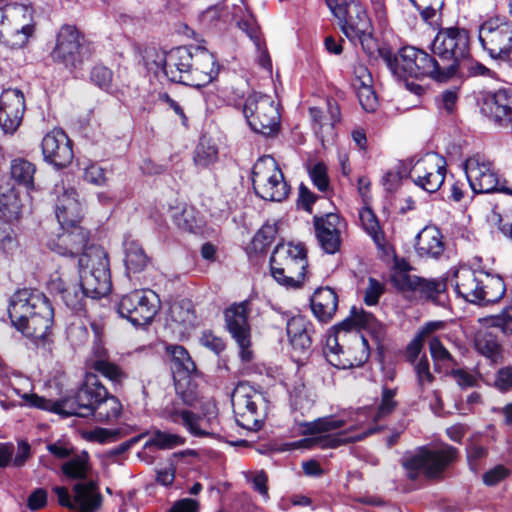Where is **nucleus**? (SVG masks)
<instances>
[{
	"mask_svg": "<svg viewBox=\"0 0 512 512\" xmlns=\"http://www.w3.org/2000/svg\"><path fill=\"white\" fill-rule=\"evenodd\" d=\"M374 320L371 314L353 307L350 316L335 326V334L327 338V361L338 369L362 366L370 355L368 341L357 329H351L370 327Z\"/></svg>",
	"mask_w": 512,
	"mask_h": 512,
	"instance_id": "f257e3e1",
	"label": "nucleus"
},
{
	"mask_svg": "<svg viewBox=\"0 0 512 512\" xmlns=\"http://www.w3.org/2000/svg\"><path fill=\"white\" fill-rule=\"evenodd\" d=\"M8 314L17 330L27 337L38 340L48 335L54 312L43 293L22 289L11 296Z\"/></svg>",
	"mask_w": 512,
	"mask_h": 512,
	"instance_id": "f03ea898",
	"label": "nucleus"
},
{
	"mask_svg": "<svg viewBox=\"0 0 512 512\" xmlns=\"http://www.w3.org/2000/svg\"><path fill=\"white\" fill-rule=\"evenodd\" d=\"M29 407L50 411L63 416L88 417L93 413L100 398L106 396L105 386L96 377L89 378L73 397L52 401L33 393L20 394L14 389Z\"/></svg>",
	"mask_w": 512,
	"mask_h": 512,
	"instance_id": "7ed1b4c3",
	"label": "nucleus"
},
{
	"mask_svg": "<svg viewBox=\"0 0 512 512\" xmlns=\"http://www.w3.org/2000/svg\"><path fill=\"white\" fill-rule=\"evenodd\" d=\"M380 55L391 73L399 78L408 77L421 78L430 77L437 81L446 80L445 74L441 72V66L435 56L429 55L424 50L413 46H406L393 54L388 49H381Z\"/></svg>",
	"mask_w": 512,
	"mask_h": 512,
	"instance_id": "20e7f679",
	"label": "nucleus"
},
{
	"mask_svg": "<svg viewBox=\"0 0 512 512\" xmlns=\"http://www.w3.org/2000/svg\"><path fill=\"white\" fill-rule=\"evenodd\" d=\"M334 16L339 20L341 30L353 43H359L367 54L376 48L373 26L365 7L355 0H326Z\"/></svg>",
	"mask_w": 512,
	"mask_h": 512,
	"instance_id": "39448f33",
	"label": "nucleus"
},
{
	"mask_svg": "<svg viewBox=\"0 0 512 512\" xmlns=\"http://www.w3.org/2000/svg\"><path fill=\"white\" fill-rule=\"evenodd\" d=\"M432 52L437 57L442 74L450 78L460 64L470 56L468 31L460 27L441 28L432 42Z\"/></svg>",
	"mask_w": 512,
	"mask_h": 512,
	"instance_id": "423d86ee",
	"label": "nucleus"
},
{
	"mask_svg": "<svg viewBox=\"0 0 512 512\" xmlns=\"http://www.w3.org/2000/svg\"><path fill=\"white\" fill-rule=\"evenodd\" d=\"M80 285L87 297L99 299L112 288L107 253L100 246H90L79 257Z\"/></svg>",
	"mask_w": 512,
	"mask_h": 512,
	"instance_id": "0eeeda50",
	"label": "nucleus"
},
{
	"mask_svg": "<svg viewBox=\"0 0 512 512\" xmlns=\"http://www.w3.org/2000/svg\"><path fill=\"white\" fill-rule=\"evenodd\" d=\"M307 265L306 251L301 244H279L270 257L272 277L286 288L296 289L303 285Z\"/></svg>",
	"mask_w": 512,
	"mask_h": 512,
	"instance_id": "6e6552de",
	"label": "nucleus"
},
{
	"mask_svg": "<svg viewBox=\"0 0 512 512\" xmlns=\"http://www.w3.org/2000/svg\"><path fill=\"white\" fill-rule=\"evenodd\" d=\"M34 33L33 10L31 7L13 3L0 8V42L21 48Z\"/></svg>",
	"mask_w": 512,
	"mask_h": 512,
	"instance_id": "1a4fd4ad",
	"label": "nucleus"
},
{
	"mask_svg": "<svg viewBox=\"0 0 512 512\" xmlns=\"http://www.w3.org/2000/svg\"><path fill=\"white\" fill-rule=\"evenodd\" d=\"M479 42L494 60L512 65V22L504 16H492L479 27Z\"/></svg>",
	"mask_w": 512,
	"mask_h": 512,
	"instance_id": "9d476101",
	"label": "nucleus"
},
{
	"mask_svg": "<svg viewBox=\"0 0 512 512\" xmlns=\"http://www.w3.org/2000/svg\"><path fill=\"white\" fill-rule=\"evenodd\" d=\"M244 116L251 129L264 136H271L280 127L279 104L267 94H250L243 106Z\"/></svg>",
	"mask_w": 512,
	"mask_h": 512,
	"instance_id": "9b49d317",
	"label": "nucleus"
},
{
	"mask_svg": "<svg viewBox=\"0 0 512 512\" xmlns=\"http://www.w3.org/2000/svg\"><path fill=\"white\" fill-rule=\"evenodd\" d=\"M253 189L264 200L280 202L289 194V186L275 159L271 156L259 158L252 170Z\"/></svg>",
	"mask_w": 512,
	"mask_h": 512,
	"instance_id": "f8f14e48",
	"label": "nucleus"
},
{
	"mask_svg": "<svg viewBox=\"0 0 512 512\" xmlns=\"http://www.w3.org/2000/svg\"><path fill=\"white\" fill-rule=\"evenodd\" d=\"M456 454L457 450L451 446L440 449L422 447L414 454L406 456L402 464L410 479H416L420 475L427 478H437L456 458Z\"/></svg>",
	"mask_w": 512,
	"mask_h": 512,
	"instance_id": "ddd939ff",
	"label": "nucleus"
},
{
	"mask_svg": "<svg viewBox=\"0 0 512 512\" xmlns=\"http://www.w3.org/2000/svg\"><path fill=\"white\" fill-rule=\"evenodd\" d=\"M465 174L474 193H512V188L500 182L493 163L484 155L469 157L464 164Z\"/></svg>",
	"mask_w": 512,
	"mask_h": 512,
	"instance_id": "4468645a",
	"label": "nucleus"
},
{
	"mask_svg": "<svg viewBox=\"0 0 512 512\" xmlns=\"http://www.w3.org/2000/svg\"><path fill=\"white\" fill-rule=\"evenodd\" d=\"M159 309V298L150 289H138L124 295L118 305L121 317L135 326L149 324Z\"/></svg>",
	"mask_w": 512,
	"mask_h": 512,
	"instance_id": "2eb2a0df",
	"label": "nucleus"
},
{
	"mask_svg": "<svg viewBox=\"0 0 512 512\" xmlns=\"http://www.w3.org/2000/svg\"><path fill=\"white\" fill-rule=\"evenodd\" d=\"M262 401V395L249 383L240 382L231 395V403L237 423L246 429L257 430L261 422L258 406Z\"/></svg>",
	"mask_w": 512,
	"mask_h": 512,
	"instance_id": "dca6fc26",
	"label": "nucleus"
},
{
	"mask_svg": "<svg viewBox=\"0 0 512 512\" xmlns=\"http://www.w3.org/2000/svg\"><path fill=\"white\" fill-rule=\"evenodd\" d=\"M167 352L171 356V369L174 374L177 393L185 404L193 406L198 399L196 391L194 389L184 390L183 388L190 384L191 376L197 373L196 365L183 346H168Z\"/></svg>",
	"mask_w": 512,
	"mask_h": 512,
	"instance_id": "f3484780",
	"label": "nucleus"
},
{
	"mask_svg": "<svg viewBox=\"0 0 512 512\" xmlns=\"http://www.w3.org/2000/svg\"><path fill=\"white\" fill-rule=\"evenodd\" d=\"M445 160L435 153L426 154L412 166L409 176L413 183L428 193H434L445 180Z\"/></svg>",
	"mask_w": 512,
	"mask_h": 512,
	"instance_id": "a211bd4d",
	"label": "nucleus"
},
{
	"mask_svg": "<svg viewBox=\"0 0 512 512\" xmlns=\"http://www.w3.org/2000/svg\"><path fill=\"white\" fill-rule=\"evenodd\" d=\"M53 491L57 495L58 503L68 509L94 512L101 505V495L92 480L76 483L72 488L73 498L66 487L56 486Z\"/></svg>",
	"mask_w": 512,
	"mask_h": 512,
	"instance_id": "6ab92c4d",
	"label": "nucleus"
},
{
	"mask_svg": "<svg viewBox=\"0 0 512 512\" xmlns=\"http://www.w3.org/2000/svg\"><path fill=\"white\" fill-rule=\"evenodd\" d=\"M249 303L247 301L232 305L225 311L226 325L240 348V357L244 362L253 359L250 349V327L248 324Z\"/></svg>",
	"mask_w": 512,
	"mask_h": 512,
	"instance_id": "aec40b11",
	"label": "nucleus"
},
{
	"mask_svg": "<svg viewBox=\"0 0 512 512\" xmlns=\"http://www.w3.org/2000/svg\"><path fill=\"white\" fill-rule=\"evenodd\" d=\"M157 66L172 82L189 86L191 67H193L194 48L177 47L158 55Z\"/></svg>",
	"mask_w": 512,
	"mask_h": 512,
	"instance_id": "412c9836",
	"label": "nucleus"
},
{
	"mask_svg": "<svg viewBox=\"0 0 512 512\" xmlns=\"http://www.w3.org/2000/svg\"><path fill=\"white\" fill-rule=\"evenodd\" d=\"M60 232L50 236L47 246L50 250L62 256H76L86 247L89 234L79 225L74 223H59Z\"/></svg>",
	"mask_w": 512,
	"mask_h": 512,
	"instance_id": "4be33fe9",
	"label": "nucleus"
},
{
	"mask_svg": "<svg viewBox=\"0 0 512 512\" xmlns=\"http://www.w3.org/2000/svg\"><path fill=\"white\" fill-rule=\"evenodd\" d=\"M52 56L67 67H76L82 63L87 56V49L75 27L66 25L60 29Z\"/></svg>",
	"mask_w": 512,
	"mask_h": 512,
	"instance_id": "5701e85b",
	"label": "nucleus"
},
{
	"mask_svg": "<svg viewBox=\"0 0 512 512\" xmlns=\"http://www.w3.org/2000/svg\"><path fill=\"white\" fill-rule=\"evenodd\" d=\"M42 153L45 161L58 168L69 165L74 157L71 141L60 129H54L44 136Z\"/></svg>",
	"mask_w": 512,
	"mask_h": 512,
	"instance_id": "b1692460",
	"label": "nucleus"
},
{
	"mask_svg": "<svg viewBox=\"0 0 512 512\" xmlns=\"http://www.w3.org/2000/svg\"><path fill=\"white\" fill-rule=\"evenodd\" d=\"M481 111L501 126L512 123V88L485 92L481 98Z\"/></svg>",
	"mask_w": 512,
	"mask_h": 512,
	"instance_id": "393cba45",
	"label": "nucleus"
},
{
	"mask_svg": "<svg viewBox=\"0 0 512 512\" xmlns=\"http://www.w3.org/2000/svg\"><path fill=\"white\" fill-rule=\"evenodd\" d=\"M25 110L24 95L20 90L7 89L0 95V126L6 133H13L22 122Z\"/></svg>",
	"mask_w": 512,
	"mask_h": 512,
	"instance_id": "a878e982",
	"label": "nucleus"
},
{
	"mask_svg": "<svg viewBox=\"0 0 512 512\" xmlns=\"http://www.w3.org/2000/svg\"><path fill=\"white\" fill-rule=\"evenodd\" d=\"M55 193L57 195L55 214L58 223L67 224L79 222L82 206L75 188L61 183L56 185Z\"/></svg>",
	"mask_w": 512,
	"mask_h": 512,
	"instance_id": "bb28decb",
	"label": "nucleus"
},
{
	"mask_svg": "<svg viewBox=\"0 0 512 512\" xmlns=\"http://www.w3.org/2000/svg\"><path fill=\"white\" fill-rule=\"evenodd\" d=\"M219 72L214 55L201 47L194 48L193 67H191L189 86L201 88L211 83Z\"/></svg>",
	"mask_w": 512,
	"mask_h": 512,
	"instance_id": "cd10ccee",
	"label": "nucleus"
},
{
	"mask_svg": "<svg viewBox=\"0 0 512 512\" xmlns=\"http://www.w3.org/2000/svg\"><path fill=\"white\" fill-rule=\"evenodd\" d=\"M316 237L321 248L328 254H335L341 246V220L337 214L329 213L325 217H315Z\"/></svg>",
	"mask_w": 512,
	"mask_h": 512,
	"instance_id": "c85d7f7f",
	"label": "nucleus"
},
{
	"mask_svg": "<svg viewBox=\"0 0 512 512\" xmlns=\"http://www.w3.org/2000/svg\"><path fill=\"white\" fill-rule=\"evenodd\" d=\"M50 290L58 294L67 307L74 311H80L85 306L86 292L81 285L68 282L65 274L55 273L51 276Z\"/></svg>",
	"mask_w": 512,
	"mask_h": 512,
	"instance_id": "c756f323",
	"label": "nucleus"
},
{
	"mask_svg": "<svg viewBox=\"0 0 512 512\" xmlns=\"http://www.w3.org/2000/svg\"><path fill=\"white\" fill-rule=\"evenodd\" d=\"M309 114L312 120L313 130L316 135L325 141L333 135L335 124L340 120V109L336 101L328 99L325 110L311 107Z\"/></svg>",
	"mask_w": 512,
	"mask_h": 512,
	"instance_id": "7c9ffc66",
	"label": "nucleus"
},
{
	"mask_svg": "<svg viewBox=\"0 0 512 512\" xmlns=\"http://www.w3.org/2000/svg\"><path fill=\"white\" fill-rule=\"evenodd\" d=\"M445 249L443 236L435 226H426L416 237L415 250L421 258H438Z\"/></svg>",
	"mask_w": 512,
	"mask_h": 512,
	"instance_id": "2f4dec72",
	"label": "nucleus"
},
{
	"mask_svg": "<svg viewBox=\"0 0 512 512\" xmlns=\"http://www.w3.org/2000/svg\"><path fill=\"white\" fill-rule=\"evenodd\" d=\"M482 274L467 268L457 270L454 273L456 292L469 302L479 303Z\"/></svg>",
	"mask_w": 512,
	"mask_h": 512,
	"instance_id": "473e14b6",
	"label": "nucleus"
},
{
	"mask_svg": "<svg viewBox=\"0 0 512 512\" xmlns=\"http://www.w3.org/2000/svg\"><path fill=\"white\" fill-rule=\"evenodd\" d=\"M338 307V297L329 287L317 289L311 298L314 315L322 322L332 319Z\"/></svg>",
	"mask_w": 512,
	"mask_h": 512,
	"instance_id": "72a5a7b5",
	"label": "nucleus"
},
{
	"mask_svg": "<svg viewBox=\"0 0 512 512\" xmlns=\"http://www.w3.org/2000/svg\"><path fill=\"white\" fill-rule=\"evenodd\" d=\"M165 417L174 423H180L185 426L193 435L203 436L206 434L204 428V419L194 413L178 409L176 406H167L164 410Z\"/></svg>",
	"mask_w": 512,
	"mask_h": 512,
	"instance_id": "f704fd0d",
	"label": "nucleus"
},
{
	"mask_svg": "<svg viewBox=\"0 0 512 512\" xmlns=\"http://www.w3.org/2000/svg\"><path fill=\"white\" fill-rule=\"evenodd\" d=\"M121 414V402L116 396L109 394L106 389V396L99 399L91 416L98 422L110 424L116 422Z\"/></svg>",
	"mask_w": 512,
	"mask_h": 512,
	"instance_id": "c9c22d12",
	"label": "nucleus"
},
{
	"mask_svg": "<svg viewBox=\"0 0 512 512\" xmlns=\"http://www.w3.org/2000/svg\"><path fill=\"white\" fill-rule=\"evenodd\" d=\"M94 353L96 359H94L92 362V368L110 380L113 384L121 385L127 377L124 371L118 365L110 362L106 358L105 350L99 345L95 347Z\"/></svg>",
	"mask_w": 512,
	"mask_h": 512,
	"instance_id": "e433bc0d",
	"label": "nucleus"
},
{
	"mask_svg": "<svg viewBox=\"0 0 512 512\" xmlns=\"http://www.w3.org/2000/svg\"><path fill=\"white\" fill-rule=\"evenodd\" d=\"M310 323L303 316H294L287 322V334L292 346L299 350L307 349L311 344Z\"/></svg>",
	"mask_w": 512,
	"mask_h": 512,
	"instance_id": "4c0bfd02",
	"label": "nucleus"
},
{
	"mask_svg": "<svg viewBox=\"0 0 512 512\" xmlns=\"http://www.w3.org/2000/svg\"><path fill=\"white\" fill-rule=\"evenodd\" d=\"M480 283L479 303L481 304L498 302L505 294V285L502 278L499 276L484 273L482 274V281H480Z\"/></svg>",
	"mask_w": 512,
	"mask_h": 512,
	"instance_id": "58836bf2",
	"label": "nucleus"
},
{
	"mask_svg": "<svg viewBox=\"0 0 512 512\" xmlns=\"http://www.w3.org/2000/svg\"><path fill=\"white\" fill-rule=\"evenodd\" d=\"M125 249V267L129 273L142 272L149 263V258L144 252L142 246L134 240L124 243Z\"/></svg>",
	"mask_w": 512,
	"mask_h": 512,
	"instance_id": "ea45409f",
	"label": "nucleus"
},
{
	"mask_svg": "<svg viewBox=\"0 0 512 512\" xmlns=\"http://www.w3.org/2000/svg\"><path fill=\"white\" fill-rule=\"evenodd\" d=\"M475 348L483 356L492 362H498L501 358V346L495 335L488 331H479L475 337Z\"/></svg>",
	"mask_w": 512,
	"mask_h": 512,
	"instance_id": "a19ab883",
	"label": "nucleus"
},
{
	"mask_svg": "<svg viewBox=\"0 0 512 512\" xmlns=\"http://www.w3.org/2000/svg\"><path fill=\"white\" fill-rule=\"evenodd\" d=\"M359 218L363 229L368 235H370L377 247L380 249H385V235L373 211L370 208H363L359 213Z\"/></svg>",
	"mask_w": 512,
	"mask_h": 512,
	"instance_id": "79ce46f5",
	"label": "nucleus"
},
{
	"mask_svg": "<svg viewBox=\"0 0 512 512\" xmlns=\"http://www.w3.org/2000/svg\"><path fill=\"white\" fill-rule=\"evenodd\" d=\"M21 210L22 203L14 188L0 192V212L7 221L18 219Z\"/></svg>",
	"mask_w": 512,
	"mask_h": 512,
	"instance_id": "37998d69",
	"label": "nucleus"
},
{
	"mask_svg": "<svg viewBox=\"0 0 512 512\" xmlns=\"http://www.w3.org/2000/svg\"><path fill=\"white\" fill-rule=\"evenodd\" d=\"M35 171V165L25 159H15L11 162V177L28 189L33 187Z\"/></svg>",
	"mask_w": 512,
	"mask_h": 512,
	"instance_id": "c03bdc74",
	"label": "nucleus"
},
{
	"mask_svg": "<svg viewBox=\"0 0 512 512\" xmlns=\"http://www.w3.org/2000/svg\"><path fill=\"white\" fill-rule=\"evenodd\" d=\"M89 470V456L85 452L73 457L62 465L64 475L71 479H86Z\"/></svg>",
	"mask_w": 512,
	"mask_h": 512,
	"instance_id": "a18cd8bd",
	"label": "nucleus"
},
{
	"mask_svg": "<svg viewBox=\"0 0 512 512\" xmlns=\"http://www.w3.org/2000/svg\"><path fill=\"white\" fill-rule=\"evenodd\" d=\"M218 158L217 147L208 139H201L194 153V162L199 167H208Z\"/></svg>",
	"mask_w": 512,
	"mask_h": 512,
	"instance_id": "49530a36",
	"label": "nucleus"
},
{
	"mask_svg": "<svg viewBox=\"0 0 512 512\" xmlns=\"http://www.w3.org/2000/svg\"><path fill=\"white\" fill-rule=\"evenodd\" d=\"M414 372L420 397L433 384L435 377L430 371V365L426 356L421 357L414 364Z\"/></svg>",
	"mask_w": 512,
	"mask_h": 512,
	"instance_id": "de8ad7c7",
	"label": "nucleus"
},
{
	"mask_svg": "<svg viewBox=\"0 0 512 512\" xmlns=\"http://www.w3.org/2000/svg\"><path fill=\"white\" fill-rule=\"evenodd\" d=\"M183 443L184 439L181 436L158 430L146 442V447L154 446L158 449H173Z\"/></svg>",
	"mask_w": 512,
	"mask_h": 512,
	"instance_id": "09e8293b",
	"label": "nucleus"
},
{
	"mask_svg": "<svg viewBox=\"0 0 512 512\" xmlns=\"http://www.w3.org/2000/svg\"><path fill=\"white\" fill-rule=\"evenodd\" d=\"M446 290V283L441 280H426L419 278L414 291H419L427 299L438 302L439 297Z\"/></svg>",
	"mask_w": 512,
	"mask_h": 512,
	"instance_id": "8fccbe9b",
	"label": "nucleus"
},
{
	"mask_svg": "<svg viewBox=\"0 0 512 512\" xmlns=\"http://www.w3.org/2000/svg\"><path fill=\"white\" fill-rule=\"evenodd\" d=\"M459 99L457 88L446 89L435 98L437 109L442 115H451L456 109Z\"/></svg>",
	"mask_w": 512,
	"mask_h": 512,
	"instance_id": "3c124183",
	"label": "nucleus"
},
{
	"mask_svg": "<svg viewBox=\"0 0 512 512\" xmlns=\"http://www.w3.org/2000/svg\"><path fill=\"white\" fill-rule=\"evenodd\" d=\"M396 394L397 389L395 388H388L386 386L382 388L381 400L378 405L375 420L387 417L396 409L398 406V402L395 400Z\"/></svg>",
	"mask_w": 512,
	"mask_h": 512,
	"instance_id": "603ef678",
	"label": "nucleus"
},
{
	"mask_svg": "<svg viewBox=\"0 0 512 512\" xmlns=\"http://www.w3.org/2000/svg\"><path fill=\"white\" fill-rule=\"evenodd\" d=\"M17 248L18 240L11 225L6 219L0 220V249L7 254H12Z\"/></svg>",
	"mask_w": 512,
	"mask_h": 512,
	"instance_id": "864d4df0",
	"label": "nucleus"
},
{
	"mask_svg": "<svg viewBox=\"0 0 512 512\" xmlns=\"http://www.w3.org/2000/svg\"><path fill=\"white\" fill-rule=\"evenodd\" d=\"M354 88L357 91L358 100L362 108L367 112H374L378 107V99L372 83L358 85Z\"/></svg>",
	"mask_w": 512,
	"mask_h": 512,
	"instance_id": "5fc2aeb1",
	"label": "nucleus"
},
{
	"mask_svg": "<svg viewBox=\"0 0 512 512\" xmlns=\"http://www.w3.org/2000/svg\"><path fill=\"white\" fill-rule=\"evenodd\" d=\"M344 425V421L335 419L332 417L320 418L306 426L305 433L309 434H321L341 428Z\"/></svg>",
	"mask_w": 512,
	"mask_h": 512,
	"instance_id": "6e6d98bb",
	"label": "nucleus"
},
{
	"mask_svg": "<svg viewBox=\"0 0 512 512\" xmlns=\"http://www.w3.org/2000/svg\"><path fill=\"white\" fill-rule=\"evenodd\" d=\"M391 282L402 291L414 290L419 283V277L410 275L407 270L397 268L391 274Z\"/></svg>",
	"mask_w": 512,
	"mask_h": 512,
	"instance_id": "4d7b16f0",
	"label": "nucleus"
},
{
	"mask_svg": "<svg viewBox=\"0 0 512 512\" xmlns=\"http://www.w3.org/2000/svg\"><path fill=\"white\" fill-rule=\"evenodd\" d=\"M506 194L509 198L505 201L499 218V229L505 237L512 239V193Z\"/></svg>",
	"mask_w": 512,
	"mask_h": 512,
	"instance_id": "13d9d810",
	"label": "nucleus"
},
{
	"mask_svg": "<svg viewBox=\"0 0 512 512\" xmlns=\"http://www.w3.org/2000/svg\"><path fill=\"white\" fill-rule=\"evenodd\" d=\"M83 179L96 186H103L107 182L105 170L96 163H88L83 168Z\"/></svg>",
	"mask_w": 512,
	"mask_h": 512,
	"instance_id": "bf43d9fd",
	"label": "nucleus"
},
{
	"mask_svg": "<svg viewBox=\"0 0 512 512\" xmlns=\"http://www.w3.org/2000/svg\"><path fill=\"white\" fill-rule=\"evenodd\" d=\"M112 71L107 67L97 65L91 71V80L101 89L110 90L112 86Z\"/></svg>",
	"mask_w": 512,
	"mask_h": 512,
	"instance_id": "052dcab7",
	"label": "nucleus"
},
{
	"mask_svg": "<svg viewBox=\"0 0 512 512\" xmlns=\"http://www.w3.org/2000/svg\"><path fill=\"white\" fill-rule=\"evenodd\" d=\"M311 180L314 185L320 190L325 191L329 186V180L327 176V169L323 163H316L309 170Z\"/></svg>",
	"mask_w": 512,
	"mask_h": 512,
	"instance_id": "680f3d73",
	"label": "nucleus"
},
{
	"mask_svg": "<svg viewBox=\"0 0 512 512\" xmlns=\"http://www.w3.org/2000/svg\"><path fill=\"white\" fill-rule=\"evenodd\" d=\"M429 349L432 358L435 361L453 362V357L449 351L443 346L437 337H433L429 341Z\"/></svg>",
	"mask_w": 512,
	"mask_h": 512,
	"instance_id": "e2e57ef3",
	"label": "nucleus"
},
{
	"mask_svg": "<svg viewBox=\"0 0 512 512\" xmlns=\"http://www.w3.org/2000/svg\"><path fill=\"white\" fill-rule=\"evenodd\" d=\"M238 27L243 30L249 38L253 41L255 47L260 49V37H259V29L255 23V20L252 17H248L237 23Z\"/></svg>",
	"mask_w": 512,
	"mask_h": 512,
	"instance_id": "0e129e2a",
	"label": "nucleus"
},
{
	"mask_svg": "<svg viewBox=\"0 0 512 512\" xmlns=\"http://www.w3.org/2000/svg\"><path fill=\"white\" fill-rule=\"evenodd\" d=\"M200 343L213 351L216 354L221 353L225 349V344L223 340L217 336H215L210 331L203 332L202 336L200 337Z\"/></svg>",
	"mask_w": 512,
	"mask_h": 512,
	"instance_id": "69168bd1",
	"label": "nucleus"
},
{
	"mask_svg": "<svg viewBox=\"0 0 512 512\" xmlns=\"http://www.w3.org/2000/svg\"><path fill=\"white\" fill-rule=\"evenodd\" d=\"M47 504V492L43 488L35 489L27 499V507L31 511H38Z\"/></svg>",
	"mask_w": 512,
	"mask_h": 512,
	"instance_id": "338daca9",
	"label": "nucleus"
},
{
	"mask_svg": "<svg viewBox=\"0 0 512 512\" xmlns=\"http://www.w3.org/2000/svg\"><path fill=\"white\" fill-rule=\"evenodd\" d=\"M401 179L402 174L400 167H394L384 174L382 178V185L384 186L385 190L391 192L400 185Z\"/></svg>",
	"mask_w": 512,
	"mask_h": 512,
	"instance_id": "774afa93",
	"label": "nucleus"
}]
</instances>
